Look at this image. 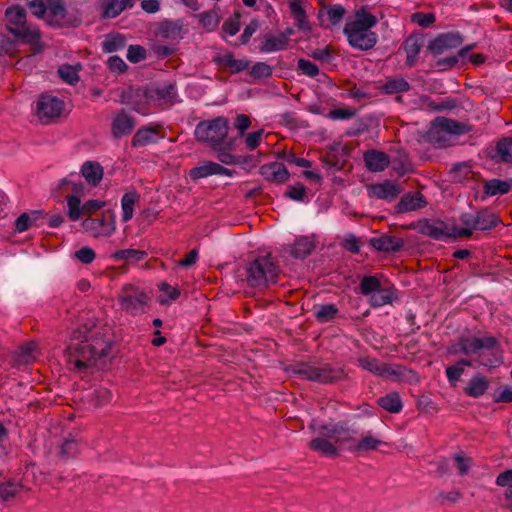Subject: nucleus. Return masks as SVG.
<instances>
[{"instance_id": "obj_19", "label": "nucleus", "mask_w": 512, "mask_h": 512, "mask_svg": "<svg viewBox=\"0 0 512 512\" xmlns=\"http://www.w3.org/2000/svg\"><path fill=\"white\" fill-rule=\"evenodd\" d=\"M462 44V38L458 33H447L434 39L429 48L433 54H442L445 50L456 48Z\"/></svg>"}, {"instance_id": "obj_6", "label": "nucleus", "mask_w": 512, "mask_h": 512, "mask_svg": "<svg viewBox=\"0 0 512 512\" xmlns=\"http://www.w3.org/2000/svg\"><path fill=\"white\" fill-rule=\"evenodd\" d=\"M245 280L252 288L263 289L277 282L280 273L277 262L271 255L256 257L246 266Z\"/></svg>"}, {"instance_id": "obj_62", "label": "nucleus", "mask_w": 512, "mask_h": 512, "mask_svg": "<svg viewBox=\"0 0 512 512\" xmlns=\"http://www.w3.org/2000/svg\"><path fill=\"white\" fill-rule=\"evenodd\" d=\"M263 134H264L263 129H259L257 131L248 133L244 139L246 148L250 151L257 148L261 143Z\"/></svg>"}, {"instance_id": "obj_31", "label": "nucleus", "mask_w": 512, "mask_h": 512, "mask_svg": "<svg viewBox=\"0 0 512 512\" xmlns=\"http://www.w3.org/2000/svg\"><path fill=\"white\" fill-rule=\"evenodd\" d=\"M126 46V37L120 33H110L105 36L101 47L104 53H113L123 50Z\"/></svg>"}, {"instance_id": "obj_26", "label": "nucleus", "mask_w": 512, "mask_h": 512, "mask_svg": "<svg viewBox=\"0 0 512 512\" xmlns=\"http://www.w3.org/2000/svg\"><path fill=\"white\" fill-rule=\"evenodd\" d=\"M490 386V381L480 374L474 375L464 387V393L473 398L483 396Z\"/></svg>"}, {"instance_id": "obj_47", "label": "nucleus", "mask_w": 512, "mask_h": 512, "mask_svg": "<svg viewBox=\"0 0 512 512\" xmlns=\"http://www.w3.org/2000/svg\"><path fill=\"white\" fill-rule=\"evenodd\" d=\"M159 290L162 293L159 298L161 305H166L180 296V290L176 286H171L165 282L159 285Z\"/></svg>"}, {"instance_id": "obj_54", "label": "nucleus", "mask_w": 512, "mask_h": 512, "mask_svg": "<svg viewBox=\"0 0 512 512\" xmlns=\"http://www.w3.org/2000/svg\"><path fill=\"white\" fill-rule=\"evenodd\" d=\"M47 10L51 16H53L57 21L64 20L66 16V8L61 0H50L47 6Z\"/></svg>"}, {"instance_id": "obj_15", "label": "nucleus", "mask_w": 512, "mask_h": 512, "mask_svg": "<svg viewBox=\"0 0 512 512\" xmlns=\"http://www.w3.org/2000/svg\"><path fill=\"white\" fill-rule=\"evenodd\" d=\"M82 226L86 231H91L94 236H109L115 230L113 216H109V219L104 215L96 219L90 217L82 222Z\"/></svg>"}, {"instance_id": "obj_18", "label": "nucleus", "mask_w": 512, "mask_h": 512, "mask_svg": "<svg viewBox=\"0 0 512 512\" xmlns=\"http://www.w3.org/2000/svg\"><path fill=\"white\" fill-rule=\"evenodd\" d=\"M370 245L381 252H397L404 246V240L390 234H383L377 237H372Z\"/></svg>"}, {"instance_id": "obj_55", "label": "nucleus", "mask_w": 512, "mask_h": 512, "mask_svg": "<svg viewBox=\"0 0 512 512\" xmlns=\"http://www.w3.org/2000/svg\"><path fill=\"white\" fill-rule=\"evenodd\" d=\"M20 490L21 486L12 482L0 484V498L8 501L14 498Z\"/></svg>"}, {"instance_id": "obj_44", "label": "nucleus", "mask_w": 512, "mask_h": 512, "mask_svg": "<svg viewBox=\"0 0 512 512\" xmlns=\"http://www.w3.org/2000/svg\"><path fill=\"white\" fill-rule=\"evenodd\" d=\"M216 173L217 163L207 161L199 166L192 168L189 172V176L191 177V179L197 180L201 178H206L211 175H216Z\"/></svg>"}, {"instance_id": "obj_27", "label": "nucleus", "mask_w": 512, "mask_h": 512, "mask_svg": "<svg viewBox=\"0 0 512 512\" xmlns=\"http://www.w3.org/2000/svg\"><path fill=\"white\" fill-rule=\"evenodd\" d=\"M314 248L315 243L313 240L307 236H301L290 246L289 252L294 258L304 259L311 254Z\"/></svg>"}, {"instance_id": "obj_42", "label": "nucleus", "mask_w": 512, "mask_h": 512, "mask_svg": "<svg viewBox=\"0 0 512 512\" xmlns=\"http://www.w3.org/2000/svg\"><path fill=\"white\" fill-rule=\"evenodd\" d=\"M146 256H147V253L143 250L122 249V250H117L114 253H112L111 258L114 261L125 260L127 262H139V261L144 260V258Z\"/></svg>"}, {"instance_id": "obj_41", "label": "nucleus", "mask_w": 512, "mask_h": 512, "mask_svg": "<svg viewBox=\"0 0 512 512\" xmlns=\"http://www.w3.org/2000/svg\"><path fill=\"white\" fill-rule=\"evenodd\" d=\"M219 63L230 69L232 73H239L249 67V61L236 59L232 53H226L219 58Z\"/></svg>"}, {"instance_id": "obj_32", "label": "nucleus", "mask_w": 512, "mask_h": 512, "mask_svg": "<svg viewBox=\"0 0 512 512\" xmlns=\"http://www.w3.org/2000/svg\"><path fill=\"white\" fill-rule=\"evenodd\" d=\"M411 88L410 84L403 77L387 78L381 85V90L386 94H398L407 92Z\"/></svg>"}, {"instance_id": "obj_51", "label": "nucleus", "mask_w": 512, "mask_h": 512, "mask_svg": "<svg viewBox=\"0 0 512 512\" xmlns=\"http://www.w3.org/2000/svg\"><path fill=\"white\" fill-rule=\"evenodd\" d=\"M472 171L469 164L462 162L456 163L450 170V174L452 175L453 180L462 181L470 177Z\"/></svg>"}, {"instance_id": "obj_33", "label": "nucleus", "mask_w": 512, "mask_h": 512, "mask_svg": "<svg viewBox=\"0 0 512 512\" xmlns=\"http://www.w3.org/2000/svg\"><path fill=\"white\" fill-rule=\"evenodd\" d=\"M139 201V194L133 190L125 193L121 198L122 221L127 222L132 219L134 206Z\"/></svg>"}, {"instance_id": "obj_48", "label": "nucleus", "mask_w": 512, "mask_h": 512, "mask_svg": "<svg viewBox=\"0 0 512 512\" xmlns=\"http://www.w3.org/2000/svg\"><path fill=\"white\" fill-rule=\"evenodd\" d=\"M234 148V141L230 139L228 142L224 143L221 149H213L218 152V159L220 162L226 165H233L237 163L236 157L230 153Z\"/></svg>"}, {"instance_id": "obj_13", "label": "nucleus", "mask_w": 512, "mask_h": 512, "mask_svg": "<svg viewBox=\"0 0 512 512\" xmlns=\"http://www.w3.org/2000/svg\"><path fill=\"white\" fill-rule=\"evenodd\" d=\"M359 366L370 373L383 378H391L397 380L402 375L401 366H391L382 363L373 357H362L358 359Z\"/></svg>"}, {"instance_id": "obj_39", "label": "nucleus", "mask_w": 512, "mask_h": 512, "mask_svg": "<svg viewBox=\"0 0 512 512\" xmlns=\"http://www.w3.org/2000/svg\"><path fill=\"white\" fill-rule=\"evenodd\" d=\"M377 403L390 413H399L403 407L400 395L397 392H390L378 398Z\"/></svg>"}, {"instance_id": "obj_40", "label": "nucleus", "mask_w": 512, "mask_h": 512, "mask_svg": "<svg viewBox=\"0 0 512 512\" xmlns=\"http://www.w3.org/2000/svg\"><path fill=\"white\" fill-rule=\"evenodd\" d=\"M81 197L77 195H66L65 200L67 203V217L71 221H78L84 216L83 204Z\"/></svg>"}, {"instance_id": "obj_43", "label": "nucleus", "mask_w": 512, "mask_h": 512, "mask_svg": "<svg viewBox=\"0 0 512 512\" xmlns=\"http://www.w3.org/2000/svg\"><path fill=\"white\" fill-rule=\"evenodd\" d=\"M345 9L341 5L328 6L325 11H320L319 18L324 24V17L327 18L328 24L336 25L343 19Z\"/></svg>"}, {"instance_id": "obj_37", "label": "nucleus", "mask_w": 512, "mask_h": 512, "mask_svg": "<svg viewBox=\"0 0 512 512\" xmlns=\"http://www.w3.org/2000/svg\"><path fill=\"white\" fill-rule=\"evenodd\" d=\"M422 47V40L417 36H409L404 42L406 52V65L412 67L415 64L416 57Z\"/></svg>"}, {"instance_id": "obj_17", "label": "nucleus", "mask_w": 512, "mask_h": 512, "mask_svg": "<svg viewBox=\"0 0 512 512\" xmlns=\"http://www.w3.org/2000/svg\"><path fill=\"white\" fill-rule=\"evenodd\" d=\"M460 227L452 226L448 228L443 222L439 223H430L426 221L421 226V233L424 235H427L435 240H446L448 238H457L458 235H455L454 233L456 230H459Z\"/></svg>"}, {"instance_id": "obj_21", "label": "nucleus", "mask_w": 512, "mask_h": 512, "mask_svg": "<svg viewBox=\"0 0 512 512\" xmlns=\"http://www.w3.org/2000/svg\"><path fill=\"white\" fill-rule=\"evenodd\" d=\"M427 204L424 196L420 192L405 194L396 205L398 213H406L421 209Z\"/></svg>"}, {"instance_id": "obj_45", "label": "nucleus", "mask_w": 512, "mask_h": 512, "mask_svg": "<svg viewBox=\"0 0 512 512\" xmlns=\"http://www.w3.org/2000/svg\"><path fill=\"white\" fill-rule=\"evenodd\" d=\"M195 17L198 18L199 23L207 31L215 30L220 23V17L215 10L204 11Z\"/></svg>"}, {"instance_id": "obj_2", "label": "nucleus", "mask_w": 512, "mask_h": 512, "mask_svg": "<svg viewBox=\"0 0 512 512\" xmlns=\"http://www.w3.org/2000/svg\"><path fill=\"white\" fill-rule=\"evenodd\" d=\"M309 428L313 430L315 437L308 443V447L325 457L335 458L342 449L363 453L386 445V442L371 434L356 440L357 430L351 428L346 421L321 425L312 421Z\"/></svg>"}, {"instance_id": "obj_38", "label": "nucleus", "mask_w": 512, "mask_h": 512, "mask_svg": "<svg viewBox=\"0 0 512 512\" xmlns=\"http://www.w3.org/2000/svg\"><path fill=\"white\" fill-rule=\"evenodd\" d=\"M35 350L36 344L34 342H29L19 347L14 354L15 364L19 367L31 363L35 359Z\"/></svg>"}, {"instance_id": "obj_60", "label": "nucleus", "mask_w": 512, "mask_h": 512, "mask_svg": "<svg viewBox=\"0 0 512 512\" xmlns=\"http://www.w3.org/2000/svg\"><path fill=\"white\" fill-rule=\"evenodd\" d=\"M454 462L458 474L461 476L466 475L472 465V459L470 457H465L462 453H458L454 456Z\"/></svg>"}, {"instance_id": "obj_36", "label": "nucleus", "mask_w": 512, "mask_h": 512, "mask_svg": "<svg viewBox=\"0 0 512 512\" xmlns=\"http://www.w3.org/2000/svg\"><path fill=\"white\" fill-rule=\"evenodd\" d=\"M288 45V38L284 34L278 36H267L260 46V51L271 53L284 50Z\"/></svg>"}, {"instance_id": "obj_50", "label": "nucleus", "mask_w": 512, "mask_h": 512, "mask_svg": "<svg viewBox=\"0 0 512 512\" xmlns=\"http://www.w3.org/2000/svg\"><path fill=\"white\" fill-rule=\"evenodd\" d=\"M393 170L398 176H404L413 171V166L406 155H399L392 164Z\"/></svg>"}, {"instance_id": "obj_57", "label": "nucleus", "mask_w": 512, "mask_h": 512, "mask_svg": "<svg viewBox=\"0 0 512 512\" xmlns=\"http://www.w3.org/2000/svg\"><path fill=\"white\" fill-rule=\"evenodd\" d=\"M106 64H107L108 69L112 73L118 74V75L123 74L128 68V66L124 62V60L122 58H120L119 56L109 57Z\"/></svg>"}, {"instance_id": "obj_56", "label": "nucleus", "mask_w": 512, "mask_h": 512, "mask_svg": "<svg viewBox=\"0 0 512 512\" xmlns=\"http://www.w3.org/2000/svg\"><path fill=\"white\" fill-rule=\"evenodd\" d=\"M123 6H121V3L119 0H109L103 5V17L104 18H115L117 17L122 11Z\"/></svg>"}, {"instance_id": "obj_24", "label": "nucleus", "mask_w": 512, "mask_h": 512, "mask_svg": "<svg viewBox=\"0 0 512 512\" xmlns=\"http://www.w3.org/2000/svg\"><path fill=\"white\" fill-rule=\"evenodd\" d=\"M434 121L437 123V126L440 129H443L444 132L448 135L449 138L451 136H460L469 132V127L464 123L458 122L453 119H449L446 117H436Z\"/></svg>"}, {"instance_id": "obj_25", "label": "nucleus", "mask_w": 512, "mask_h": 512, "mask_svg": "<svg viewBox=\"0 0 512 512\" xmlns=\"http://www.w3.org/2000/svg\"><path fill=\"white\" fill-rule=\"evenodd\" d=\"M81 175L88 184L95 187L103 178V167L96 161H86L81 167Z\"/></svg>"}, {"instance_id": "obj_49", "label": "nucleus", "mask_w": 512, "mask_h": 512, "mask_svg": "<svg viewBox=\"0 0 512 512\" xmlns=\"http://www.w3.org/2000/svg\"><path fill=\"white\" fill-rule=\"evenodd\" d=\"M272 67L265 62H256L250 69V76L255 79L269 78L272 75Z\"/></svg>"}, {"instance_id": "obj_1", "label": "nucleus", "mask_w": 512, "mask_h": 512, "mask_svg": "<svg viewBox=\"0 0 512 512\" xmlns=\"http://www.w3.org/2000/svg\"><path fill=\"white\" fill-rule=\"evenodd\" d=\"M112 346L107 329L97 327L94 322L81 324L70 332L66 342L67 366L73 372L86 373L111 358Z\"/></svg>"}, {"instance_id": "obj_28", "label": "nucleus", "mask_w": 512, "mask_h": 512, "mask_svg": "<svg viewBox=\"0 0 512 512\" xmlns=\"http://www.w3.org/2000/svg\"><path fill=\"white\" fill-rule=\"evenodd\" d=\"M159 130L156 128L143 127L137 130L132 138L133 147H144L158 141Z\"/></svg>"}, {"instance_id": "obj_20", "label": "nucleus", "mask_w": 512, "mask_h": 512, "mask_svg": "<svg viewBox=\"0 0 512 512\" xmlns=\"http://www.w3.org/2000/svg\"><path fill=\"white\" fill-rule=\"evenodd\" d=\"M365 166L371 172L384 171L390 165L389 156L378 150H368L364 153Z\"/></svg>"}, {"instance_id": "obj_22", "label": "nucleus", "mask_w": 512, "mask_h": 512, "mask_svg": "<svg viewBox=\"0 0 512 512\" xmlns=\"http://www.w3.org/2000/svg\"><path fill=\"white\" fill-rule=\"evenodd\" d=\"M134 126L133 117L129 116L125 111H121L113 119L111 132L115 138H120L130 134Z\"/></svg>"}, {"instance_id": "obj_3", "label": "nucleus", "mask_w": 512, "mask_h": 512, "mask_svg": "<svg viewBox=\"0 0 512 512\" xmlns=\"http://www.w3.org/2000/svg\"><path fill=\"white\" fill-rule=\"evenodd\" d=\"M450 353H462L469 358L460 359L455 365L445 370L448 381L455 385L464 373L465 367H472L474 363L484 367H497L502 363L500 344L493 336L460 337L457 344L452 346Z\"/></svg>"}, {"instance_id": "obj_29", "label": "nucleus", "mask_w": 512, "mask_h": 512, "mask_svg": "<svg viewBox=\"0 0 512 512\" xmlns=\"http://www.w3.org/2000/svg\"><path fill=\"white\" fill-rule=\"evenodd\" d=\"M512 188V179L501 180L491 179L484 184V194L487 196H496L507 194Z\"/></svg>"}, {"instance_id": "obj_16", "label": "nucleus", "mask_w": 512, "mask_h": 512, "mask_svg": "<svg viewBox=\"0 0 512 512\" xmlns=\"http://www.w3.org/2000/svg\"><path fill=\"white\" fill-rule=\"evenodd\" d=\"M259 173L269 182L283 184L289 179V171L281 162H271L260 167Z\"/></svg>"}, {"instance_id": "obj_10", "label": "nucleus", "mask_w": 512, "mask_h": 512, "mask_svg": "<svg viewBox=\"0 0 512 512\" xmlns=\"http://www.w3.org/2000/svg\"><path fill=\"white\" fill-rule=\"evenodd\" d=\"M460 221L464 225L454 233L459 237H470L473 230L488 231L501 223L499 216L489 208H483L476 213H462Z\"/></svg>"}, {"instance_id": "obj_11", "label": "nucleus", "mask_w": 512, "mask_h": 512, "mask_svg": "<svg viewBox=\"0 0 512 512\" xmlns=\"http://www.w3.org/2000/svg\"><path fill=\"white\" fill-rule=\"evenodd\" d=\"M118 301L125 313L137 316L147 312L150 298L143 289L127 284L118 293Z\"/></svg>"}, {"instance_id": "obj_12", "label": "nucleus", "mask_w": 512, "mask_h": 512, "mask_svg": "<svg viewBox=\"0 0 512 512\" xmlns=\"http://www.w3.org/2000/svg\"><path fill=\"white\" fill-rule=\"evenodd\" d=\"M64 108L62 100L51 95H42L37 101V115L42 123H50L58 118Z\"/></svg>"}, {"instance_id": "obj_64", "label": "nucleus", "mask_w": 512, "mask_h": 512, "mask_svg": "<svg viewBox=\"0 0 512 512\" xmlns=\"http://www.w3.org/2000/svg\"><path fill=\"white\" fill-rule=\"evenodd\" d=\"M306 194V188L303 184L288 186L285 195L295 201H303Z\"/></svg>"}, {"instance_id": "obj_58", "label": "nucleus", "mask_w": 512, "mask_h": 512, "mask_svg": "<svg viewBox=\"0 0 512 512\" xmlns=\"http://www.w3.org/2000/svg\"><path fill=\"white\" fill-rule=\"evenodd\" d=\"M146 58V50L140 45H130L127 51V59L131 63H139Z\"/></svg>"}, {"instance_id": "obj_8", "label": "nucleus", "mask_w": 512, "mask_h": 512, "mask_svg": "<svg viewBox=\"0 0 512 512\" xmlns=\"http://www.w3.org/2000/svg\"><path fill=\"white\" fill-rule=\"evenodd\" d=\"M292 374L308 381L320 384H333L343 380L346 376L340 367H334L329 363L312 364L299 362L290 367Z\"/></svg>"}, {"instance_id": "obj_9", "label": "nucleus", "mask_w": 512, "mask_h": 512, "mask_svg": "<svg viewBox=\"0 0 512 512\" xmlns=\"http://www.w3.org/2000/svg\"><path fill=\"white\" fill-rule=\"evenodd\" d=\"M229 132V122L224 116L212 120L201 121L196 125L194 135L197 141L205 143L211 149H221Z\"/></svg>"}, {"instance_id": "obj_14", "label": "nucleus", "mask_w": 512, "mask_h": 512, "mask_svg": "<svg viewBox=\"0 0 512 512\" xmlns=\"http://www.w3.org/2000/svg\"><path fill=\"white\" fill-rule=\"evenodd\" d=\"M403 191L400 184L385 180L381 183L372 184L368 187L369 196L383 199L388 202L393 201Z\"/></svg>"}, {"instance_id": "obj_7", "label": "nucleus", "mask_w": 512, "mask_h": 512, "mask_svg": "<svg viewBox=\"0 0 512 512\" xmlns=\"http://www.w3.org/2000/svg\"><path fill=\"white\" fill-rule=\"evenodd\" d=\"M359 291L364 296H369V304L379 308L392 304L397 298V289L382 276H364L359 284Z\"/></svg>"}, {"instance_id": "obj_53", "label": "nucleus", "mask_w": 512, "mask_h": 512, "mask_svg": "<svg viewBox=\"0 0 512 512\" xmlns=\"http://www.w3.org/2000/svg\"><path fill=\"white\" fill-rule=\"evenodd\" d=\"M78 453V444L73 439H65L59 450V456L67 460L69 458L74 457Z\"/></svg>"}, {"instance_id": "obj_61", "label": "nucleus", "mask_w": 512, "mask_h": 512, "mask_svg": "<svg viewBox=\"0 0 512 512\" xmlns=\"http://www.w3.org/2000/svg\"><path fill=\"white\" fill-rule=\"evenodd\" d=\"M462 497V493L459 490H452L448 492H440L437 496V500L440 505L455 504Z\"/></svg>"}, {"instance_id": "obj_35", "label": "nucleus", "mask_w": 512, "mask_h": 512, "mask_svg": "<svg viewBox=\"0 0 512 512\" xmlns=\"http://www.w3.org/2000/svg\"><path fill=\"white\" fill-rule=\"evenodd\" d=\"M425 138L429 143L437 145L438 147H444L450 142V138L446 132L440 129L434 120L431 122L430 128L426 132Z\"/></svg>"}, {"instance_id": "obj_46", "label": "nucleus", "mask_w": 512, "mask_h": 512, "mask_svg": "<svg viewBox=\"0 0 512 512\" xmlns=\"http://www.w3.org/2000/svg\"><path fill=\"white\" fill-rule=\"evenodd\" d=\"M496 152L502 162L512 163V137L499 140L496 146Z\"/></svg>"}, {"instance_id": "obj_5", "label": "nucleus", "mask_w": 512, "mask_h": 512, "mask_svg": "<svg viewBox=\"0 0 512 512\" xmlns=\"http://www.w3.org/2000/svg\"><path fill=\"white\" fill-rule=\"evenodd\" d=\"M377 23L374 15L368 12H358L355 20L346 23L344 34L349 44L358 50H369L377 43L376 33L371 31Z\"/></svg>"}, {"instance_id": "obj_23", "label": "nucleus", "mask_w": 512, "mask_h": 512, "mask_svg": "<svg viewBox=\"0 0 512 512\" xmlns=\"http://www.w3.org/2000/svg\"><path fill=\"white\" fill-rule=\"evenodd\" d=\"M57 189L62 193L70 191L68 195H85L84 184L80 176L75 173H71L67 177L61 179L57 184Z\"/></svg>"}, {"instance_id": "obj_63", "label": "nucleus", "mask_w": 512, "mask_h": 512, "mask_svg": "<svg viewBox=\"0 0 512 512\" xmlns=\"http://www.w3.org/2000/svg\"><path fill=\"white\" fill-rule=\"evenodd\" d=\"M26 4L31 13L38 18L43 17L47 11V6L43 0H26Z\"/></svg>"}, {"instance_id": "obj_34", "label": "nucleus", "mask_w": 512, "mask_h": 512, "mask_svg": "<svg viewBox=\"0 0 512 512\" xmlns=\"http://www.w3.org/2000/svg\"><path fill=\"white\" fill-rule=\"evenodd\" d=\"M185 31H184V25L177 21V22H163L161 23L159 27V35L167 38V39H180L183 37Z\"/></svg>"}, {"instance_id": "obj_30", "label": "nucleus", "mask_w": 512, "mask_h": 512, "mask_svg": "<svg viewBox=\"0 0 512 512\" xmlns=\"http://www.w3.org/2000/svg\"><path fill=\"white\" fill-rule=\"evenodd\" d=\"M339 313V310L335 304H320L315 305L313 308V314L317 322L328 323L333 321Z\"/></svg>"}, {"instance_id": "obj_52", "label": "nucleus", "mask_w": 512, "mask_h": 512, "mask_svg": "<svg viewBox=\"0 0 512 512\" xmlns=\"http://www.w3.org/2000/svg\"><path fill=\"white\" fill-rule=\"evenodd\" d=\"M58 74L63 81L68 84H75L79 81V76L75 67L65 64L59 67Z\"/></svg>"}, {"instance_id": "obj_4", "label": "nucleus", "mask_w": 512, "mask_h": 512, "mask_svg": "<svg viewBox=\"0 0 512 512\" xmlns=\"http://www.w3.org/2000/svg\"><path fill=\"white\" fill-rule=\"evenodd\" d=\"M6 27L8 31L21 43L31 47L34 54L43 51L41 34L38 27L26 20V10L20 5L6 9Z\"/></svg>"}, {"instance_id": "obj_59", "label": "nucleus", "mask_w": 512, "mask_h": 512, "mask_svg": "<svg viewBox=\"0 0 512 512\" xmlns=\"http://www.w3.org/2000/svg\"><path fill=\"white\" fill-rule=\"evenodd\" d=\"M297 67L302 74L308 77H315L319 74L318 66L313 62L303 58L298 60Z\"/></svg>"}]
</instances>
